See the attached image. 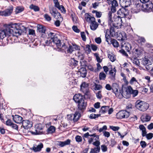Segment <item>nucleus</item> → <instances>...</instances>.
Wrapping results in <instances>:
<instances>
[{
    "mask_svg": "<svg viewBox=\"0 0 153 153\" xmlns=\"http://www.w3.org/2000/svg\"><path fill=\"white\" fill-rule=\"evenodd\" d=\"M108 56L110 60L112 62L116 60L115 56L112 53H108Z\"/></svg>",
    "mask_w": 153,
    "mask_h": 153,
    "instance_id": "nucleus-30",
    "label": "nucleus"
},
{
    "mask_svg": "<svg viewBox=\"0 0 153 153\" xmlns=\"http://www.w3.org/2000/svg\"><path fill=\"white\" fill-rule=\"evenodd\" d=\"M13 11V7L11 6L4 11H0V15L4 16H7L11 14Z\"/></svg>",
    "mask_w": 153,
    "mask_h": 153,
    "instance_id": "nucleus-11",
    "label": "nucleus"
},
{
    "mask_svg": "<svg viewBox=\"0 0 153 153\" xmlns=\"http://www.w3.org/2000/svg\"><path fill=\"white\" fill-rule=\"evenodd\" d=\"M79 72L81 76L83 78L86 77L87 73V70L85 68H82L79 69Z\"/></svg>",
    "mask_w": 153,
    "mask_h": 153,
    "instance_id": "nucleus-23",
    "label": "nucleus"
},
{
    "mask_svg": "<svg viewBox=\"0 0 153 153\" xmlns=\"http://www.w3.org/2000/svg\"><path fill=\"white\" fill-rule=\"evenodd\" d=\"M141 64L144 65H151V62L148 57H145L142 59Z\"/></svg>",
    "mask_w": 153,
    "mask_h": 153,
    "instance_id": "nucleus-20",
    "label": "nucleus"
},
{
    "mask_svg": "<svg viewBox=\"0 0 153 153\" xmlns=\"http://www.w3.org/2000/svg\"><path fill=\"white\" fill-rule=\"evenodd\" d=\"M48 39H49L50 38V40L56 45L58 48L60 49L63 47H65V45H64L65 43L61 42V40L58 39L55 33L50 32L48 34Z\"/></svg>",
    "mask_w": 153,
    "mask_h": 153,
    "instance_id": "nucleus-3",
    "label": "nucleus"
},
{
    "mask_svg": "<svg viewBox=\"0 0 153 153\" xmlns=\"http://www.w3.org/2000/svg\"><path fill=\"white\" fill-rule=\"evenodd\" d=\"M76 141L78 143L81 142L82 141V137L79 135H76L75 138Z\"/></svg>",
    "mask_w": 153,
    "mask_h": 153,
    "instance_id": "nucleus-48",
    "label": "nucleus"
},
{
    "mask_svg": "<svg viewBox=\"0 0 153 153\" xmlns=\"http://www.w3.org/2000/svg\"><path fill=\"white\" fill-rule=\"evenodd\" d=\"M132 62L133 63L136 65L139 66L140 65V62L138 59L137 58H134V59H132Z\"/></svg>",
    "mask_w": 153,
    "mask_h": 153,
    "instance_id": "nucleus-37",
    "label": "nucleus"
},
{
    "mask_svg": "<svg viewBox=\"0 0 153 153\" xmlns=\"http://www.w3.org/2000/svg\"><path fill=\"white\" fill-rule=\"evenodd\" d=\"M112 6L111 7V12L112 13H114L116 11V7L118 6V4L117 1L115 0L111 1Z\"/></svg>",
    "mask_w": 153,
    "mask_h": 153,
    "instance_id": "nucleus-17",
    "label": "nucleus"
},
{
    "mask_svg": "<svg viewBox=\"0 0 153 153\" xmlns=\"http://www.w3.org/2000/svg\"><path fill=\"white\" fill-rule=\"evenodd\" d=\"M117 71L115 68H111L109 71V77L112 80H114L115 79L116 73Z\"/></svg>",
    "mask_w": 153,
    "mask_h": 153,
    "instance_id": "nucleus-18",
    "label": "nucleus"
},
{
    "mask_svg": "<svg viewBox=\"0 0 153 153\" xmlns=\"http://www.w3.org/2000/svg\"><path fill=\"white\" fill-rule=\"evenodd\" d=\"M93 87H94V89L95 90H99L102 88V85L97 84L96 83H95Z\"/></svg>",
    "mask_w": 153,
    "mask_h": 153,
    "instance_id": "nucleus-34",
    "label": "nucleus"
},
{
    "mask_svg": "<svg viewBox=\"0 0 153 153\" xmlns=\"http://www.w3.org/2000/svg\"><path fill=\"white\" fill-rule=\"evenodd\" d=\"M137 117L136 115H134L130 118V120L131 121H134L137 120Z\"/></svg>",
    "mask_w": 153,
    "mask_h": 153,
    "instance_id": "nucleus-57",
    "label": "nucleus"
},
{
    "mask_svg": "<svg viewBox=\"0 0 153 153\" xmlns=\"http://www.w3.org/2000/svg\"><path fill=\"white\" fill-rule=\"evenodd\" d=\"M139 127L140 130H141L142 131V136L143 137H145L146 135V133L145 127L142 125H140Z\"/></svg>",
    "mask_w": 153,
    "mask_h": 153,
    "instance_id": "nucleus-27",
    "label": "nucleus"
},
{
    "mask_svg": "<svg viewBox=\"0 0 153 153\" xmlns=\"http://www.w3.org/2000/svg\"><path fill=\"white\" fill-rule=\"evenodd\" d=\"M50 12L53 17L56 19H59L60 20L62 19L60 13L56 11L53 7H52L51 10H50Z\"/></svg>",
    "mask_w": 153,
    "mask_h": 153,
    "instance_id": "nucleus-10",
    "label": "nucleus"
},
{
    "mask_svg": "<svg viewBox=\"0 0 153 153\" xmlns=\"http://www.w3.org/2000/svg\"><path fill=\"white\" fill-rule=\"evenodd\" d=\"M55 6V7L57 8L59 10H60V11L63 13H65L66 10L65 8L62 5H60L59 3Z\"/></svg>",
    "mask_w": 153,
    "mask_h": 153,
    "instance_id": "nucleus-26",
    "label": "nucleus"
},
{
    "mask_svg": "<svg viewBox=\"0 0 153 153\" xmlns=\"http://www.w3.org/2000/svg\"><path fill=\"white\" fill-rule=\"evenodd\" d=\"M14 121L17 123H20L22 122V118L18 115H12Z\"/></svg>",
    "mask_w": 153,
    "mask_h": 153,
    "instance_id": "nucleus-19",
    "label": "nucleus"
},
{
    "mask_svg": "<svg viewBox=\"0 0 153 153\" xmlns=\"http://www.w3.org/2000/svg\"><path fill=\"white\" fill-rule=\"evenodd\" d=\"M119 52L121 53H122L123 55L126 56H128V54L123 49H122L120 50H119Z\"/></svg>",
    "mask_w": 153,
    "mask_h": 153,
    "instance_id": "nucleus-62",
    "label": "nucleus"
},
{
    "mask_svg": "<svg viewBox=\"0 0 153 153\" xmlns=\"http://www.w3.org/2000/svg\"><path fill=\"white\" fill-rule=\"evenodd\" d=\"M95 42L98 44H100L101 42V39L100 37L97 38L95 39Z\"/></svg>",
    "mask_w": 153,
    "mask_h": 153,
    "instance_id": "nucleus-59",
    "label": "nucleus"
},
{
    "mask_svg": "<svg viewBox=\"0 0 153 153\" xmlns=\"http://www.w3.org/2000/svg\"><path fill=\"white\" fill-rule=\"evenodd\" d=\"M85 19L89 23H90V27L93 30H95L98 27V24L95 21V18L88 13L85 14Z\"/></svg>",
    "mask_w": 153,
    "mask_h": 153,
    "instance_id": "nucleus-4",
    "label": "nucleus"
},
{
    "mask_svg": "<svg viewBox=\"0 0 153 153\" xmlns=\"http://www.w3.org/2000/svg\"><path fill=\"white\" fill-rule=\"evenodd\" d=\"M29 34L34 35L35 34V30L33 29H30L29 30Z\"/></svg>",
    "mask_w": 153,
    "mask_h": 153,
    "instance_id": "nucleus-63",
    "label": "nucleus"
},
{
    "mask_svg": "<svg viewBox=\"0 0 153 153\" xmlns=\"http://www.w3.org/2000/svg\"><path fill=\"white\" fill-rule=\"evenodd\" d=\"M131 0H127V1H125L124 4L123 5V6L126 8L129 6L131 3Z\"/></svg>",
    "mask_w": 153,
    "mask_h": 153,
    "instance_id": "nucleus-43",
    "label": "nucleus"
},
{
    "mask_svg": "<svg viewBox=\"0 0 153 153\" xmlns=\"http://www.w3.org/2000/svg\"><path fill=\"white\" fill-rule=\"evenodd\" d=\"M81 35L82 40L84 41H85L86 39L85 33L84 32H81Z\"/></svg>",
    "mask_w": 153,
    "mask_h": 153,
    "instance_id": "nucleus-49",
    "label": "nucleus"
},
{
    "mask_svg": "<svg viewBox=\"0 0 153 153\" xmlns=\"http://www.w3.org/2000/svg\"><path fill=\"white\" fill-rule=\"evenodd\" d=\"M30 8L33 10L35 11H38L39 10V8L37 6L31 4L30 6Z\"/></svg>",
    "mask_w": 153,
    "mask_h": 153,
    "instance_id": "nucleus-33",
    "label": "nucleus"
},
{
    "mask_svg": "<svg viewBox=\"0 0 153 153\" xmlns=\"http://www.w3.org/2000/svg\"><path fill=\"white\" fill-rule=\"evenodd\" d=\"M128 10L125 7H122L120 9L117 11V17L120 18L124 17L128 14Z\"/></svg>",
    "mask_w": 153,
    "mask_h": 153,
    "instance_id": "nucleus-9",
    "label": "nucleus"
},
{
    "mask_svg": "<svg viewBox=\"0 0 153 153\" xmlns=\"http://www.w3.org/2000/svg\"><path fill=\"white\" fill-rule=\"evenodd\" d=\"M13 123L10 120H8L6 122V124L8 126H11L12 125Z\"/></svg>",
    "mask_w": 153,
    "mask_h": 153,
    "instance_id": "nucleus-60",
    "label": "nucleus"
},
{
    "mask_svg": "<svg viewBox=\"0 0 153 153\" xmlns=\"http://www.w3.org/2000/svg\"><path fill=\"white\" fill-rule=\"evenodd\" d=\"M70 119L71 120H73L74 122H75L78 121L80 117V114L78 111L76 112L74 114H71L68 115Z\"/></svg>",
    "mask_w": 153,
    "mask_h": 153,
    "instance_id": "nucleus-12",
    "label": "nucleus"
},
{
    "mask_svg": "<svg viewBox=\"0 0 153 153\" xmlns=\"http://www.w3.org/2000/svg\"><path fill=\"white\" fill-rule=\"evenodd\" d=\"M151 117L148 114H144L141 117V121L143 123L148 122L150 120Z\"/></svg>",
    "mask_w": 153,
    "mask_h": 153,
    "instance_id": "nucleus-21",
    "label": "nucleus"
},
{
    "mask_svg": "<svg viewBox=\"0 0 153 153\" xmlns=\"http://www.w3.org/2000/svg\"><path fill=\"white\" fill-rule=\"evenodd\" d=\"M145 39L143 37H140L138 40V41L139 42L142 43V42H145Z\"/></svg>",
    "mask_w": 153,
    "mask_h": 153,
    "instance_id": "nucleus-61",
    "label": "nucleus"
},
{
    "mask_svg": "<svg viewBox=\"0 0 153 153\" xmlns=\"http://www.w3.org/2000/svg\"><path fill=\"white\" fill-rule=\"evenodd\" d=\"M101 149L103 152H105L107 150V148L105 145H102L101 146Z\"/></svg>",
    "mask_w": 153,
    "mask_h": 153,
    "instance_id": "nucleus-54",
    "label": "nucleus"
},
{
    "mask_svg": "<svg viewBox=\"0 0 153 153\" xmlns=\"http://www.w3.org/2000/svg\"><path fill=\"white\" fill-rule=\"evenodd\" d=\"M92 13H95L96 16L97 18H100L101 17L102 15V13L101 12H97L96 10H93L92 11Z\"/></svg>",
    "mask_w": 153,
    "mask_h": 153,
    "instance_id": "nucleus-41",
    "label": "nucleus"
},
{
    "mask_svg": "<svg viewBox=\"0 0 153 153\" xmlns=\"http://www.w3.org/2000/svg\"><path fill=\"white\" fill-rule=\"evenodd\" d=\"M135 106L140 110L144 111L149 108V105L144 102L138 100L136 102Z\"/></svg>",
    "mask_w": 153,
    "mask_h": 153,
    "instance_id": "nucleus-6",
    "label": "nucleus"
},
{
    "mask_svg": "<svg viewBox=\"0 0 153 153\" xmlns=\"http://www.w3.org/2000/svg\"><path fill=\"white\" fill-rule=\"evenodd\" d=\"M100 147H96L94 149H91L90 153H98L100 152Z\"/></svg>",
    "mask_w": 153,
    "mask_h": 153,
    "instance_id": "nucleus-32",
    "label": "nucleus"
},
{
    "mask_svg": "<svg viewBox=\"0 0 153 153\" xmlns=\"http://www.w3.org/2000/svg\"><path fill=\"white\" fill-rule=\"evenodd\" d=\"M110 127L111 129L114 131L118 130L120 128L118 126H110Z\"/></svg>",
    "mask_w": 153,
    "mask_h": 153,
    "instance_id": "nucleus-52",
    "label": "nucleus"
},
{
    "mask_svg": "<svg viewBox=\"0 0 153 153\" xmlns=\"http://www.w3.org/2000/svg\"><path fill=\"white\" fill-rule=\"evenodd\" d=\"M125 48V49L127 51L129 52L131 49V46L130 44L127 43L126 44Z\"/></svg>",
    "mask_w": 153,
    "mask_h": 153,
    "instance_id": "nucleus-45",
    "label": "nucleus"
},
{
    "mask_svg": "<svg viewBox=\"0 0 153 153\" xmlns=\"http://www.w3.org/2000/svg\"><path fill=\"white\" fill-rule=\"evenodd\" d=\"M86 106V104L84 100L78 103V108L79 110H82L85 109V108Z\"/></svg>",
    "mask_w": 153,
    "mask_h": 153,
    "instance_id": "nucleus-22",
    "label": "nucleus"
},
{
    "mask_svg": "<svg viewBox=\"0 0 153 153\" xmlns=\"http://www.w3.org/2000/svg\"><path fill=\"white\" fill-rule=\"evenodd\" d=\"M103 135L106 137H108L110 136V133L109 132L104 131H103Z\"/></svg>",
    "mask_w": 153,
    "mask_h": 153,
    "instance_id": "nucleus-55",
    "label": "nucleus"
},
{
    "mask_svg": "<svg viewBox=\"0 0 153 153\" xmlns=\"http://www.w3.org/2000/svg\"><path fill=\"white\" fill-rule=\"evenodd\" d=\"M73 99L74 101L79 103L84 100L83 97L80 94H76L74 97Z\"/></svg>",
    "mask_w": 153,
    "mask_h": 153,
    "instance_id": "nucleus-16",
    "label": "nucleus"
},
{
    "mask_svg": "<svg viewBox=\"0 0 153 153\" xmlns=\"http://www.w3.org/2000/svg\"><path fill=\"white\" fill-rule=\"evenodd\" d=\"M138 93V92L137 90H132L131 94H132L134 95V97H135L137 95Z\"/></svg>",
    "mask_w": 153,
    "mask_h": 153,
    "instance_id": "nucleus-64",
    "label": "nucleus"
},
{
    "mask_svg": "<svg viewBox=\"0 0 153 153\" xmlns=\"http://www.w3.org/2000/svg\"><path fill=\"white\" fill-rule=\"evenodd\" d=\"M106 75L103 72H101L99 75L100 80H104L106 77Z\"/></svg>",
    "mask_w": 153,
    "mask_h": 153,
    "instance_id": "nucleus-35",
    "label": "nucleus"
},
{
    "mask_svg": "<svg viewBox=\"0 0 153 153\" xmlns=\"http://www.w3.org/2000/svg\"><path fill=\"white\" fill-rule=\"evenodd\" d=\"M55 128L53 126H51L48 129V131L49 133H52L55 131Z\"/></svg>",
    "mask_w": 153,
    "mask_h": 153,
    "instance_id": "nucleus-36",
    "label": "nucleus"
},
{
    "mask_svg": "<svg viewBox=\"0 0 153 153\" xmlns=\"http://www.w3.org/2000/svg\"><path fill=\"white\" fill-rule=\"evenodd\" d=\"M100 116V114H90L89 117L91 119H96L97 118H98Z\"/></svg>",
    "mask_w": 153,
    "mask_h": 153,
    "instance_id": "nucleus-38",
    "label": "nucleus"
},
{
    "mask_svg": "<svg viewBox=\"0 0 153 153\" xmlns=\"http://www.w3.org/2000/svg\"><path fill=\"white\" fill-rule=\"evenodd\" d=\"M108 22L110 26L117 28L120 27L122 25V19L120 17L115 18L114 21L112 20V13L111 12H109L108 14Z\"/></svg>",
    "mask_w": 153,
    "mask_h": 153,
    "instance_id": "nucleus-2",
    "label": "nucleus"
},
{
    "mask_svg": "<svg viewBox=\"0 0 153 153\" xmlns=\"http://www.w3.org/2000/svg\"><path fill=\"white\" fill-rule=\"evenodd\" d=\"M70 62L71 65H73L74 66H76L77 65L78 62L75 60L74 58H72L70 60Z\"/></svg>",
    "mask_w": 153,
    "mask_h": 153,
    "instance_id": "nucleus-44",
    "label": "nucleus"
},
{
    "mask_svg": "<svg viewBox=\"0 0 153 153\" xmlns=\"http://www.w3.org/2000/svg\"><path fill=\"white\" fill-rule=\"evenodd\" d=\"M9 29L8 27H7L6 29L4 30H0V39H3L6 36H10L9 32L7 31V29Z\"/></svg>",
    "mask_w": 153,
    "mask_h": 153,
    "instance_id": "nucleus-14",
    "label": "nucleus"
},
{
    "mask_svg": "<svg viewBox=\"0 0 153 153\" xmlns=\"http://www.w3.org/2000/svg\"><path fill=\"white\" fill-rule=\"evenodd\" d=\"M137 82V80L134 77H133L129 81V83L131 85H132L134 83V82Z\"/></svg>",
    "mask_w": 153,
    "mask_h": 153,
    "instance_id": "nucleus-51",
    "label": "nucleus"
},
{
    "mask_svg": "<svg viewBox=\"0 0 153 153\" xmlns=\"http://www.w3.org/2000/svg\"><path fill=\"white\" fill-rule=\"evenodd\" d=\"M22 123L23 128L25 129H27L32 126V122L28 120H24Z\"/></svg>",
    "mask_w": 153,
    "mask_h": 153,
    "instance_id": "nucleus-15",
    "label": "nucleus"
},
{
    "mask_svg": "<svg viewBox=\"0 0 153 153\" xmlns=\"http://www.w3.org/2000/svg\"><path fill=\"white\" fill-rule=\"evenodd\" d=\"M72 28L73 30L75 32L78 33L80 31L79 30L76 26H74L72 27Z\"/></svg>",
    "mask_w": 153,
    "mask_h": 153,
    "instance_id": "nucleus-56",
    "label": "nucleus"
},
{
    "mask_svg": "<svg viewBox=\"0 0 153 153\" xmlns=\"http://www.w3.org/2000/svg\"><path fill=\"white\" fill-rule=\"evenodd\" d=\"M65 49H66L67 53H71L74 51V48L71 45H69L68 47H66Z\"/></svg>",
    "mask_w": 153,
    "mask_h": 153,
    "instance_id": "nucleus-39",
    "label": "nucleus"
},
{
    "mask_svg": "<svg viewBox=\"0 0 153 153\" xmlns=\"http://www.w3.org/2000/svg\"><path fill=\"white\" fill-rule=\"evenodd\" d=\"M119 88V85L116 83H114L112 84V89L114 93L115 94L116 97L121 98L122 97V94H121L120 90L118 91Z\"/></svg>",
    "mask_w": 153,
    "mask_h": 153,
    "instance_id": "nucleus-7",
    "label": "nucleus"
},
{
    "mask_svg": "<svg viewBox=\"0 0 153 153\" xmlns=\"http://www.w3.org/2000/svg\"><path fill=\"white\" fill-rule=\"evenodd\" d=\"M38 30L39 32L43 33L45 32L46 28L45 27L41 25H39L37 26Z\"/></svg>",
    "mask_w": 153,
    "mask_h": 153,
    "instance_id": "nucleus-29",
    "label": "nucleus"
},
{
    "mask_svg": "<svg viewBox=\"0 0 153 153\" xmlns=\"http://www.w3.org/2000/svg\"><path fill=\"white\" fill-rule=\"evenodd\" d=\"M111 43L113 46L115 47H117L119 46V43L115 39H113L111 40Z\"/></svg>",
    "mask_w": 153,
    "mask_h": 153,
    "instance_id": "nucleus-40",
    "label": "nucleus"
},
{
    "mask_svg": "<svg viewBox=\"0 0 153 153\" xmlns=\"http://www.w3.org/2000/svg\"><path fill=\"white\" fill-rule=\"evenodd\" d=\"M146 138L148 140L151 139L153 137V133H150L148 134H146Z\"/></svg>",
    "mask_w": 153,
    "mask_h": 153,
    "instance_id": "nucleus-46",
    "label": "nucleus"
},
{
    "mask_svg": "<svg viewBox=\"0 0 153 153\" xmlns=\"http://www.w3.org/2000/svg\"><path fill=\"white\" fill-rule=\"evenodd\" d=\"M44 17L45 18V19L47 21H50L51 20V18L47 14H46L44 15Z\"/></svg>",
    "mask_w": 153,
    "mask_h": 153,
    "instance_id": "nucleus-50",
    "label": "nucleus"
},
{
    "mask_svg": "<svg viewBox=\"0 0 153 153\" xmlns=\"http://www.w3.org/2000/svg\"><path fill=\"white\" fill-rule=\"evenodd\" d=\"M118 35L119 36L120 38V39L121 40H124L126 38V35L125 33L124 32H120L119 33ZM119 39L120 40V39Z\"/></svg>",
    "mask_w": 153,
    "mask_h": 153,
    "instance_id": "nucleus-31",
    "label": "nucleus"
},
{
    "mask_svg": "<svg viewBox=\"0 0 153 153\" xmlns=\"http://www.w3.org/2000/svg\"><path fill=\"white\" fill-rule=\"evenodd\" d=\"M129 116V112L126 110H123L119 111L116 114L117 118L122 119L127 118Z\"/></svg>",
    "mask_w": 153,
    "mask_h": 153,
    "instance_id": "nucleus-8",
    "label": "nucleus"
},
{
    "mask_svg": "<svg viewBox=\"0 0 153 153\" xmlns=\"http://www.w3.org/2000/svg\"><path fill=\"white\" fill-rule=\"evenodd\" d=\"M96 96L97 99H101L102 98L101 91H100L96 93Z\"/></svg>",
    "mask_w": 153,
    "mask_h": 153,
    "instance_id": "nucleus-42",
    "label": "nucleus"
},
{
    "mask_svg": "<svg viewBox=\"0 0 153 153\" xmlns=\"http://www.w3.org/2000/svg\"><path fill=\"white\" fill-rule=\"evenodd\" d=\"M140 144L142 148H145L147 145L146 143L143 141H142L140 142Z\"/></svg>",
    "mask_w": 153,
    "mask_h": 153,
    "instance_id": "nucleus-53",
    "label": "nucleus"
},
{
    "mask_svg": "<svg viewBox=\"0 0 153 153\" xmlns=\"http://www.w3.org/2000/svg\"><path fill=\"white\" fill-rule=\"evenodd\" d=\"M109 107L107 106H102L100 112L102 113H104L106 112L108 110Z\"/></svg>",
    "mask_w": 153,
    "mask_h": 153,
    "instance_id": "nucleus-28",
    "label": "nucleus"
},
{
    "mask_svg": "<svg viewBox=\"0 0 153 153\" xmlns=\"http://www.w3.org/2000/svg\"><path fill=\"white\" fill-rule=\"evenodd\" d=\"M8 27L7 31L9 32L8 33L10 34V36H18L21 35L22 33L21 30L16 23L13 24L11 26L10 25Z\"/></svg>",
    "mask_w": 153,
    "mask_h": 153,
    "instance_id": "nucleus-1",
    "label": "nucleus"
},
{
    "mask_svg": "<svg viewBox=\"0 0 153 153\" xmlns=\"http://www.w3.org/2000/svg\"><path fill=\"white\" fill-rule=\"evenodd\" d=\"M132 90L131 86H128L126 88L125 91H123L122 93H121L122 94V97L125 96L124 97H129L130 94H131Z\"/></svg>",
    "mask_w": 153,
    "mask_h": 153,
    "instance_id": "nucleus-13",
    "label": "nucleus"
},
{
    "mask_svg": "<svg viewBox=\"0 0 153 153\" xmlns=\"http://www.w3.org/2000/svg\"><path fill=\"white\" fill-rule=\"evenodd\" d=\"M107 129V127L106 126H103V127L102 128H100V129L98 130L100 132H101L104 131V130H106Z\"/></svg>",
    "mask_w": 153,
    "mask_h": 153,
    "instance_id": "nucleus-58",
    "label": "nucleus"
},
{
    "mask_svg": "<svg viewBox=\"0 0 153 153\" xmlns=\"http://www.w3.org/2000/svg\"><path fill=\"white\" fill-rule=\"evenodd\" d=\"M80 91L87 97H90L91 94L89 88V84L85 82H83L80 85Z\"/></svg>",
    "mask_w": 153,
    "mask_h": 153,
    "instance_id": "nucleus-5",
    "label": "nucleus"
},
{
    "mask_svg": "<svg viewBox=\"0 0 153 153\" xmlns=\"http://www.w3.org/2000/svg\"><path fill=\"white\" fill-rule=\"evenodd\" d=\"M43 147V144L42 143H40L36 147L33 146V150L35 152H37L40 151Z\"/></svg>",
    "mask_w": 153,
    "mask_h": 153,
    "instance_id": "nucleus-24",
    "label": "nucleus"
},
{
    "mask_svg": "<svg viewBox=\"0 0 153 153\" xmlns=\"http://www.w3.org/2000/svg\"><path fill=\"white\" fill-rule=\"evenodd\" d=\"M136 54H137L138 56L141 55L143 53V50L136 49L135 50Z\"/></svg>",
    "mask_w": 153,
    "mask_h": 153,
    "instance_id": "nucleus-47",
    "label": "nucleus"
},
{
    "mask_svg": "<svg viewBox=\"0 0 153 153\" xmlns=\"http://www.w3.org/2000/svg\"><path fill=\"white\" fill-rule=\"evenodd\" d=\"M95 141L92 143V144L96 147H100V142L99 140V135H97L96 136V138L94 139Z\"/></svg>",
    "mask_w": 153,
    "mask_h": 153,
    "instance_id": "nucleus-25",
    "label": "nucleus"
}]
</instances>
